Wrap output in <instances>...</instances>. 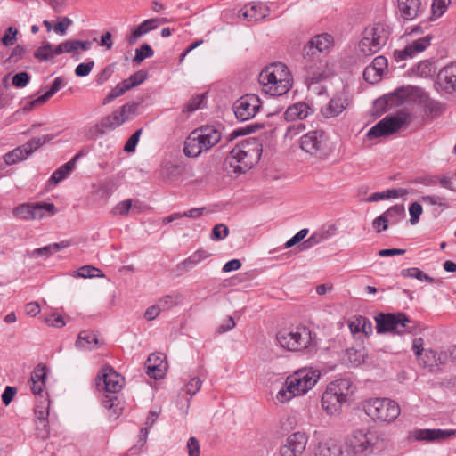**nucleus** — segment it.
<instances>
[{
  "mask_svg": "<svg viewBox=\"0 0 456 456\" xmlns=\"http://www.w3.org/2000/svg\"><path fill=\"white\" fill-rule=\"evenodd\" d=\"M276 340L282 348L291 352H301L314 346L312 331L304 325L281 330Z\"/></svg>",
  "mask_w": 456,
  "mask_h": 456,
  "instance_id": "obj_7",
  "label": "nucleus"
},
{
  "mask_svg": "<svg viewBox=\"0 0 456 456\" xmlns=\"http://www.w3.org/2000/svg\"><path fill=\"white\" fill-rule=\"evenodd\" d=\"M49 401L43 399L38 402L35 407L34 412L37 420H39V424H45V419H48L49 415ZM45 427V425H44Z\"/></svg>",
  "mask_w": 456,
  "mask_h": 456,
  "instance_id": "obj_46",
  "label": "nucleus"
},
{
  "mask_svg": "<svg viewBox=\"0 0 456 456\" xmlns=\"http://www.w3.org/2000/svg\"><path fill=\"white\" fill-rule=\"evenodd\" d=\"M160 413V410H151L146 421L144 423V427L141 428L140 430V440L145 441L148 436V433L150 429L152 428V426L156 423L159 415Z\"/></svg>",
  "mask_w": 456,
  "mask_h": 456,
  "instance_id": "obj_45",
  "label": "nucleus"
},
{
  "mask_svg": "<svg viewBox=\"0 0 456 456\" xmlns=\"http://www.w3.org/2000/svg\"><path fill=\"white\" fill-rule=\"evenodd\" d=\"M308 436L304 432H295L289 435L280 448L281 456H298L305 450Z\"/></svg>",
  "mask_w": 456,
  "mask_h": 456,
  "instance_id": "obj_16",
  "label": "nucleus"
},
{
  "mask_svg": "<svg viewBox=\"0 0 456 456\" xmlns=\"http://www.w3.org/2000/svg\"><path fill=\"white\" fill-rule=\"evenodd\" d=\"M12 215L19 219L33 220V203H22L15 207Z\"/></svg>",
  "mask_w": 456,
  "mask_h": 456,
  "instance_id": "obj_44",
  "label": "nucleus"
},
{
  "mask_svg": "<svg viewBox=\"0 0 456 456\" xmlns=\"http://www.w3.org/2000/svg\"><path fill=\"white\" fill-rule=\"evenodd\" d=\"M419 364L434 372L440 370L449 362V354L447 351L437 352L433 349H426L422 355L418 359Z\"/></svg>",
  "mask_w": 456,
  "mask_h": 456,
  "instance_id": "obj_17",
  "label": "nucleus"
},
{
  "mask_svg": "<svg viewBox=\"0 0 456 456\" xmlns=\"http://www.w3.org/2000/svg\"><path fill=\"white\" fill-rule=\"evenodd\" d=\"M57 213V208L53 203L50 202H34L33 203V220L42 219L46 216H53Z\"/></svg>",
  "mask_w": 456,
  "mask_h": 456,
  "instance_id": "obj_33",
  "label": "nucleus"
},
{
  "mask_svg": "<svg viewBox=\"0 0 456 456\" xmlns=\"http://www.w3.org/2000/svg\"><path fill=\"white\" fill-rule=\"evenodd\" d=\"M354 393L350 379H339L328 384L322 396V407L329 415L338 414L348 397Z\"/></svg>",
  "mask_w": 456,
  "mask_h": 456,
  "instance_id": "obj_3",
  "label": "nucleus"
},
{
  "mask_svg": "<svg viewBox=\"0 0 456 456\" xmlns=\"http://www.w3.org/2000/svg\"><path fill=\"white\" fill-rule=\"evenodd\" d=\"M366 414L375 421L392 422L400 415L397 403L388 398H370L363 403Z\"/></svg>",
  "mask_w": 456,
  "mask_h": 456,
  "instance_id": "obj_8",
  "label": "nucleus"
},
{
  "mask_svg": "<svg viewBox=\"0 0 456 456\" xmlns=\"http://www.w3.org/2000/svg\"><path fill=\"white\" fill-rule=\"evenodd\" d=\"M412 121V114L407 110H400L383 118L372 126L367 136L370 139L392 134Z\"/></svg>",
  "mask_w": 456,
  "mask_h": 456,
  "instance_id": "obj_9",
  "label": "nucleus"
},
{
  "mask_svg": "<svg viewBox=\"0 0 456 456\" xmlns=\"http://www.w3.org/2000/svg\"><path fill=\"white\" fill-rule=\"evenodd\" d=\"M201 387V380L199 378H192L185 385L183 390L190 395H194Z\"/></svg>",
  "mask_w": 456,
  "mask_h": 456,
  "instance_id": "obj_64",
  "label": "nucleus"
},
{
  "mask_svg": "<svg viewBox=\"0 0 456 456\" xmlns=\"http://www.w3.org/2000/svg\"><path fill=\"white\" fill-rule=\"evenodd\" d=\"M125 385V379L111 366H104L98 374L97 386L111 394L118 393Z\"/></svg>",
  "mask_w": 456,
  "mask_h": 456,
  "instance_id": "obj_14",
  "label": "nucleus"
},
{
  "mask_svg": "<svg viewBox=\"0 0 456 456\" xmlns=\"http://www.w3.org/2000/svg\"><path fill=\"white\" fill-rule=\"evenodd\" d=\"M420 200L426 204H429L432 206H439L443 208H449V204L447 203V200L445 197L439 195H426L420 198Z\"/></svg>",
  "mask_w": 456,
  "mask_h": 456,
  "instance_id": "obj_54",
  "label": "nucleus"
},
{
  "mask_svg": "<svg viewBox=\"0 0 456 456\" xmlns=\"http://www.w3.org/2000/svg\"><path fill=\"white\" fill-rule=\"evenodd\" d=\"M313 113L312 108L304 102H297L289 106L284 113L288 121H293L297 118L304 119Z\"/></svg>",
  "mask_w": 456,
  "mask_h": 456,
  "instance_id": "obj_29",
  "label": "nucleus"
},
{
  "mask_svg": "<svg viewBox=\"0 0 456 456\" xmlns=\"http://www.w3.org/2000/svg\"><path fill=\"white\" fill-rule=\"evenodd\" d=\"M76 276L81 278L103 277L102 272L92 265H84L77 271Z\"/></svg>",
  "mask_w": 456,
  "mask_h": 456,
  "instance_id": "obj_52",
  "label": "nucleus"
},
{
  "mask_svg": "<svg viewBox=\"0 0 456 456\" xmlns=\"http://www.w3.org/2000/svg\"><path fill=\"white\" fill-rule=\"evenodd\" d=\"M210 254L204 249H199L192 253L189 257L177 265V270L180 272H187L200 262L207 259Z\"/></svg>",
  "mask_w": 456,
  "mask_h": 456,
  "instance_id": "obj_32",
  "label": "nucleus"
},
{
  "mask_svg": "<svg viewBox=\"0 0 456 456\" xmlns=\"http://www.w3.org/2000/svg\"><path fill=\"white\" fill-rule=\"evenodd\" d=\"M343 448L334 442L319 444L314 456H342Z\"/></svg>",
  "mask_w": 456,
  "mask_h": 456,
  "instance_id": "obj_40",
  "label": "nucleus"
},
{
  "mask_svg": "<svg viewBox=\"0 0 456 456\" xmlns=\"http://www.w3.org/2000/svg\"><path fill=\"white\" fill-rule=\"evenodd\" d=\"M423 109L425 114L432 118L441 116L445 110L443 103L428 97L424 101Z\"/></svg>",
  "mask_w": 456,
  "mask_h": 456,
  "instance_id": "obj_38",
  "label": "nucleus"
},
{
  "mask_svg": "<svg viewBox=\"0 0 456 456\" xmlns=\"http://www.w3.org/2000/svg\"><path fill=\"white\" fill-rule=\"evenodd\" d=\"M205 101V94H198L190 99L184 105L183 111L193 112L200 108Z\"/></svg>",
  "mask_w": 456,
  "mask_h": 456,
  "instance_id": "obj_57",
  "label": "nucleus"
},
{
  "mask_svg": "<svg viewBox=\"0 0 456 456\" xmlns=\"http://www.w3.org/2000/svg\"><path fill=\"white\" fill-rule=\"evenodd\" d=\"M56 51V46L45 43L35 51L34 57L39 61H47L58 55Z\"/></svg>",
  "mask_w": 456,
  "mask_h": 456,
  "instance_id": "obj_41",
  "label": "nucleus"
},
{
  "mask_svg": "<svg viewBox=\"0 0 456 456\" xmlns=\"http://www.w3.org/2000/svg\"><path fill=\"white\" fill-rule=\"evenodd\" d=\"M118 118H118L115 111L103 117L85 132V137L87 140H95L109 132L115 130L122 125V120Z\"/></svg>",
  "mask_w": 456,
  "mask_h": 456,
  "instance_id": "obj_15",
  "label": "nucleus"
},
{
  "mask_svg": "<svg viewBox=\"0 0 456 456\" xmlns=\"http://www.w3.org/2000/svg\"><path fill=\"white\" fill-rule=\"evenodd\" d=\"M306 79L312 84L318 83L328 77L327 62L325 61H311L305 64Z\"/></svg>",
  "mask_w": 456,
  "mask_h": 456,
  "instance_id": "obj_27",
  "label": "nucleus"
},
{
  "mask_svg": "<svg viewBox=\"0 0 456 456\" xmlns=\"http://www.w3.org/2000/svg\"><path fill=\"white\" fill-rule=\"evenodd\" d=\"M321 378V371L313 367L301 368L289 374L283 387L276 394V400L286 403L294 397L302 396L312 390Z\"/></svg>",
  "mask_w": 456,
  "mask_h": 456,
  "instance_id": "obj_1",
  "label": "nucleus"
},
{
  "mask_svg": "<svg viewBox=\"0 0 456 456\" xmlns=\"http://www.w3.org/2000/svg\"><path fill=\"white\" fill-rule=\"evenodd\" d=\"M159 23V19H149L142 21L140 25L135 27L132 30L131 34L127 37L128 44L134 45L142 36L157 28Z\"/></svg>",
  "mask_w": 456,
  "mask_h": 456,
  "instance_id": "obj_30",
  "label": "nucleus"
},
{
  "mask_svg": "<svg viewBox=\"0 0 456 456\" xmlns=\"http://www.w3.org/2000/svg\"><path fill=\"white\" fill-rule=\"evenodd\" d=\"M30 80V76L27 72H20L13 76L12 85L17 88L25 87Z\"/></svg>",
  "mask_w": 456,
  "mask_h": 456,
  "instance_id": "obj_63",
  "label": "nucleus"
},
{
  "mask_svg": "<svg viewBox=\"0 0 456 456\" xmlns=\"http://www.w3.org/2000/svg\"><path fill=\"white\" fill-rule=\"evenodd\" d=\"M79 157L80 154L77 153L69 161H68L67 163L60 167L57 170H55L51 176V181H53L54 183H58L59 182L66 178L68 175L74 169L75 163Z\"/></svg>",
  "mask_w": 456,
  "mask_h": 456,
  "instance_id": "obj_34",
  "label": "nucleus"
},
{
  "mask_svg": "<svg viewBox=\"0 0 456 456\" xmlns=\"http://www.w3.org/2000/svg\"><path fill=\"white\" fill-rule=\"evenodd\" d=\"M147 77V74L143 70L136 71L132 74L128 78L124 79L128 84L129 89L140 86Z\"/></svg>",
  "mask_w": 456,
  "mask_h": 456,
  "instance_id": "obj_56",
  "label": "nucleus"
},
{
  "mask_svg": "<svg viewBox=\"0 0 456 456\" xmlns=\"http://www.w3.org/2000/svg\"><path fill=\"white\" fill-rule=\"evenodd\" d=\"M422 207L418 202H413L409 207L410 222L411 224H415L419 221V216L422 214Z\"/></svg>",
  "mask_w": 456,
  "mask_h": 456,
  "instance_id": "obj_62",
  "label": "nucleus"
},
{
  "mask_svg": "<svg viewBox=\"0 0 456 456\" xmlns=\"http://www.w3.org/2000/svg\"><path fill=\"white\" fill-rule=\"evenodd\" d=\"M416 91L411 86L399 88L390 96V100L396 104L407 102L411 96L416 94Z\"/></svg>",
  "mask_w": 456,
  "mask_h": 456,
  "instance_id": "obj_43",
  "label": "nucleus"
},
{
  "mask_svg": "<svg viewBox=\"0 0 456 456\" xmlns=\"http://www.w3.org/2000/svg\"><path fill=\"white\" fill-rule=\"evenodd\" d=\"M69 242L61 241L59 243H53L43 248H39L34 250V254L37 256H50L55 252L60 251L69 246Z\"/></svg>",
  "mask_w": 456,
  "mask_h": 456,
  "instance_id": "obj_49",
  "label": "nucleus"
},
{
  "mask_svg": "<svg viewBox=\"0 0 456 456\" xmlns=\"http://www.w3.org/2000/svg\"><path fill=\"white\" fill-rule=\"evenodd\" d=\"M383 74L384 73L382 71H379V69L370 64L365 68L363 71V77L367 82L375 84L381 79Z\"/></svg>",
  "mask_w": 456,
  "mask_h": 456,
  "instance_id": "obj_51",
  "label": "nucleus"
},
{
  "mask_svg": "<svg viewBox=\"0 0 456 456\" xmlns=\"http://www.w3.org/2000/svg\"><path fill=\"white\" fill-rule=\"evenodd\" d=\"M18 30L13 27H9L4 37H2V44L5 46H12L17 41Z\"/></svg>",
  "mask_w": 456,
  "mask_h": 456,
  "instance_id": "obj_61",
  "label": "nucleus"
},
{
  "mask_svg": "<svg viewBox=\"0 0 456 456\" xmlns=\"http://www.w3.org/2000/svg\"><path fill=\"white\" fill-rule=\"evenodd\" d=\"M261 108L262 102L254 94L243 95L233 103L234 114L241 121H247L255 118Z\"/></svg>",
  "mask_w": 456,
  "mask_h": 456,
  "instance_id": "obj_13",
  "label": "nucleus"
},
{
  "mask_svg": "<svg viewBox=\"0 0 456 456\" xmlns=\"http://www.w3.org/2000/svg\"><path fill=\"white\" fill-rule=\"evenodd\" d=\"M379 442L375 431L358 429L349 435L344 444L342 456H369Z\"/></svg>",
  "mask_w": 456,
  "mask_h": 456,
  "instance_id": "obj_6",
  "label": "nucleus"
},
{
  "mask_svg": "<svg viewBox=\"0 0 456 456\" xmlns=\"http://www.w3.org/2000/svg\"><path fill=\"white\" fill-rule=\"evenodd\" d=\"M133 208L134 210L136 208V204L134 205L133 208V200H126L119 203H118L111 210L112 215L124 216H126L129 211Z\"/></svg>",
  "mask_w": 456,
  "mask_h": 456,
  "instance_id": "obj_50",
  "label": "nucleus"
},
{
  "mask_svg": "<svg viewBox=\"0 0 456 456\" xmlns=\"http://www.w3.org/2000/svg\"><path fill=\"white\" fill-rule=\"evenodd\" d=\"M397 10L401 18L411 20L422 13L424 7L421 0H397Z\"/></svg>",
  "mask_w": 456,
  "mask_h": 456,
  "instance_id": "obj_22",
  "label": "nucleus"
},
{
  "mask_svg": "<svg viewBox=\"0 0 456 456\" xmlns=\"http://www.w3.org/2000/svg\"><path fill=\"white\" fill-rule=\"evenodd\" d=\"M350 102L348 93L343 90L330 100L327 106L322 109V113L325 118L337 117L347 108Z\"/></svg>",
  "mask_w": 456,
  "mask_h": 456,
  "instance_id": "obj_20",
  "label": "nucleus"
},
{
  "mask_svg": "<svg viewBox=\"0 0 456 456\" xmlns=\"http://www.w3.org/2000/svg\"><path fill=\"white\" fill-rule=\"evenodd\" d=\"M66 85L65 79L61 77H56L50 88L41 96L37 97L31 103L33 105L43 104L46 101H48L53 94H55L61 88H62Z\"/></svg>",
  "mask_w": 456,
  "mask_h": 456,
  "instance_id": "obj_35",
  "label": "nucleus"
},
{
  "mask_svg": "<svg viewBox=\"0 0 456 456\" xmlns=\"http://www.w3.org/2000/svg\"><path fill=\"white\" fill-rule=\"evenodd\" d=\"M229 234L228 227L224 224H216L211 232V240H220Z\"/></svg>",
  "mask_w": 456,
  "mask_h": 456,
  "instance_id": "obj_58",
  "label": "nucleus"
},
{
  "mask_svg": "<svg viewBox=\"0 0 456 456\" xmlns=\"http://www.w3.org/2000/svg\"><path fill=\"white\" fill-rule=\"evenodd\" d=\"M334 44L333 37L328 33H322L311 38L308 45L305 47L306 55H314L315 52H327Z\"/></svg>",
  "mask_w": 456,
  "mask_h": 456,
  "instance_id": "obj_24",
  "label": "nucleus"
},
{
  "mask_svg": "<svg viewBox=\"0 0 456 456\" xmlns=\"http://www.w3.org/2000/svg\"><path fill=\"white\" fill-rule=\"evenodd\" d=\"M142 129H137L126 141L124 151L126 152H134L135 151L136 145L139 142L140 136L142 134Z\"/></svg>",
  "mask_w": 456,
  "mask_h": 456,
  "instance_id": "obj_60",
  "label": "nucleus"
},
{
  "mask_svg": "<svg viewBox=\"0 0 456 456\" xmlns=\"http://www.w3.org/2000/svg\"><path fill=\"white\" fill-rule=\"evenodd\" d=\"M352 333L368 334L371 331V322L364 316H356L348 323Z\"/></svg>",
  "mask_w": 456,
  "mask_h": 456,
  "instance_id": "obj_37",
  "label": "nucleus"
},
{
  "mask_svg": "<svg viewBox=\"0 0 456 456\" xmlns=\"http://www.w3.org/2000/svg\"><path fill=\"white\" fill-rule=\"evenodd\" d=\"M139 104L137 102H127L120 107V109L114 110L118 119L122 120V124H124L126 121L133 118L138 110Z\"/></svg>",
  "mask_w": 456,
  "mask_h": 456,
  "instance_id": "obj_42",
  "label": "nucleus"
},
{
  "mask_svg": "<svg viewBox=\"0 0 456 456\" xmlns=\"http://www.w3.org/2000/svg\"><path fill=\"white\" fill-rule=\"evenodd\" d=\"M261 145L255 139H247L236 145L226 158V162L235 173H245L258 162L261 156Z\"/></svg>",
  "mask_w": 456,
  "mask_h": 456,
  "instance_id": "obj_4",
  "label": "nucleus"
},
{
  "mask_svg": "<svg viewBox=\"0 0 456 456\" xmlns=\"http://www.w3.org/2000/svg\"><path fill=\"white\" fill-rule=\"evenodd\" d=\"M367 35L373 37L376 44L383 47L390 36V28L388 25L384 22H377L367 28Z\"/></svg>",
  "mask_w": 456,
  "mask_h": 456,
  "instance_id": "obj_28",
  "label": "nucleus"
},
{
  "mask_svg": "<svg viewBox=\"0 0 456 456\" xmlns=\"http://www.w3.org/2000/svg\"><path fill=\"white\" fill-rule=\"evenodd\" d=\"M431 39L432 37L430 35H425L421 37L411 39L404 49L395 52L394 56L395 61H401L422 53L430 45Z\"/></svg>",
  "mask_w": 456,
  "mask_h": 456,
  "instance_id": "obj_18",
  "label": "nucleus"
},
{
  "mask_svg": "<svg viewBox=\"0 0 456 456\" xmlns=\"http://www.w3.org/2000/svg\"><path fill=\"white\" fill-rule=\"evenodd\" d=\"M401 275L403 277L415 278V279H418L419 281H427L428 283H433L435 281L434 278H432L429 275L426 274L425 273H423L420 269H419L417 267L403 269L401 271Z\"/></svg>",
  "mask_w": 456,
  "mask_h": 456,
  "instance_id": "obj_47",
  "label": "nucleus"
},
{
  "mask_svg": "<svg viewBox=\"0 0 456 456\" xmlns=\"http://www.w3.org/2000/svg\"><path fill=\"white\" fill-rule=\"evenodd\" d=\"M47 370L45 365H37L31 373V383L45 382Z\"/></svg>",
  "mask_w": 456,
  "mask_h": 456,
  "instance_id": "obj_59",
  "label": "nucleus"
},
{
  "mask_svg": "<svg viewBox=\"0 0 456 456\" xmlns=\"http://www.w3.org/2000/svg\"><path fill=\"white\" fill-rule=\"evenodd\" d=\"M455 434L452 429L444 430L440 428L434 429H418L413 432V436L418 441L441 442L444 441Z\"/></svg>",
  "mask_w": 456,
  "mask_h": 456,
  "instance_id": "obj_23",
  "label": "nucleus"
},
{
  "mask_svg": "<svg viewBox=\"0 0 456 456\" xmlns=\"http://www.w3.org/2000/svg\"><path fill=\"white\" fill-rule=\"evenodd\" d=\"M379 333L393 332L396 334L411 333L415 323L403 313L379 314L375 318Z\"/></svg>",
  "mask_w": 456,
  "mask_h": 456,
  "instance_id": "obj_10",
  "label": "nucleus"
},
{
  "mask_svg": "<svg viewBox=\"0 0 456 456\" xmlns=\"http://www.w3.org/2000/svg\"><path fill=\"white\" fill-rule=\"evenodd\" d=\"M53 138L54 136L53 134H45L42 137L33 138L23 145L7 152L4 156V161L6 165L11 166L16 164L19 161L24 160L36 150L50 142Z\"/></svg>",
  "mask_w": 456,
  "mask_h": 456,
  "instance_id": "obj_12",
  "label": "nucleus"
},
{
  "mask_svg": "<svg viewBox=\"0 0 456 456\" xmlns=\"http://www.w3.org/2000/svg\"><path fill=\"white\" fill-rule=\"evenodd\" d=\"M128 90H130L128 84L126 83L124 80L121 81L114 88L111 89V91L108 94V95L103 100L102 103L104 105H106V104L111 102L116 98L123 95Z\"/></svg>",
  "mask_w": 456,
  "mask_h": 456,
  "instance_id": "obj_48",
  "label": "nucleus"
},
{
  "mask_svg": "<svg viewBox=\"0 0 456 456\" xmlns=\"http://www.w3.org/2000/svg\"><path fill=\"white\" fill-rule=\"evenodd\" d=\"M221 140V132L214 126H202L194 129L184 142L183 152L196 158L214 147Z\"/></svg>",
  "mask_w": 456,
  "mask_h": 456,
  "instance_id": "obj_5",
  "label": "nucleus"
},
{
  "mask_svg": "<svg viewBox=\"0 0 456 456\" xmlns=\"http://www.w3.org/2000/svg\"><path fill=\"white\" fill-rule=\"evenodd\" d=\"M99 339L97 335L91 330H83L78 334L76 346L84 350H93L98 347Z\"/></svg>",
  "mask_w": 456,
  "mask_h": 456,
  "instance_id": "obj_31",
  "label": "nucleus"
},
{
  "mask_svg": "<svg viewBox=\"0 0 456 456\" xmlns=\"http://www.w3.org/2000/svg\"><path fill=\"white\" fill-rule=\"evenodd\" d=\"M270 9L263 3H249L239 12V17L248 22H256L268 16Z\"/></svg>",
  "mask_w": 456,
  "mask_h": 456,
  "instance_id": "obj_21",
  "label": "nucleus"
},
{
  "mask_svg": "<svg viewBox=\"0 0 456 456\" xmlns=\"http://www.w3.org/2000/svg\"><path fill=\"white\" fill-rule=\"evenodd\" d=\"M404 211L403 204H396L389 208L385 213L374 219L373 227H377L379 225V223H382L383 230H387L388 224H396L403 217Z\"/></svg>",
  "mask_w": 456,
  "mask_h": 456,
  "instance_id": "obj_25",
  "label": "nucleus"
},
{
  "mask_svg": "<svg viewBox=\"0 0 456 456\" xmlns=\"http://www.w3.org/2000/svg\"><path fill=\"white\" fill-rule=\"evenodd\" d=\"M147 374L155 379H161L165 376L167 362L164 361L163 354H151L146 361Z\"/></svg>",
  "mask_w": 456,
  "mask_h": 456,
  "instance_id": "obj_26",
  "label": "nucleus"
},
{
  "mask_svg": "<svg viewBox=\"0 0 456 456\" xmlns=\"http://www.w3.org/2000/svg\"><path fill=\"white\" fill-rule=\"evenodd\" d=\"M154 51L148 44H142L140 48L135 50V56L133 61L136 63L142 62L144 59L153 56Z\"/></svg>",
  "mask_w": 456,
  "mask_h": 456,
  "instance_id": "obj_53",
  "label": "nucleus"
},
{
  "mask_svg": "<svg viewBox=\"0 0 456 456\" xmlns=\"http://www.w3.org/2000/svg\"><path fill=\"white\" fill-rule=\"evenodd\" d=\"M299 146L304 152L317 160L326 159L330 152L325 133L321 130L310 131L302 135Z\"/></svg>",
  "mask_w": 456,
  "mask_h": 456,
  "instance_id": "obj_11",
  "label": "nucleus"
},
{
  "mask_svg": "<svg viewBox=\"0 0 456 456\" xmlns=\"http://www.w3.org/2000/svg\"><path fill=\"white\" fill-rule=\"evenodd\" d=\"M451 0H434L432 4V16L441 17L446 11Z\"/></svg>",
  "mask_w": 456,
  "mask_h": 456,
  "instance_id": "obj_55",
  "label": "nucleus"
},
{
  "mask_svg": "<svg viewBox=\"0 0 456 456\" xmlns=\"http://www.w3.org/2000/svg\"><path fill=\"white\" fill-rule=\"evenodd\" d=\"M292 77L287 66L281 62L265 67L259 74V83L264 91L272 96H281L292 87Z\"/></svg>",
  "mask_w": 456,
  "mask_h": 456,
  "instance_id": "obj_2",
  "label": "nucleus"
},
{
  "mask_svg": "<svg viewBox=\"0 0 456 456\" xmlns=\"http://www.w3.org/2000/svg\"><path fill=\"white\" fill-rule=\"evenodd\" d=\"M436 87L446 94L456 93V64L447 65L438 72Z\"/></svg>",
  "mask_w": 456,
  "mask_h": 456,
  "instance_id": "obj_19",
  "label": "nucleus"
},
{
  "mask_svg": "<svg viewBox=\"0 0 456 456\" xmlns=\"http://www.w3.org/2000/svg\"><path fill=\"white\" fill-rule=\"evenodd\" d=\"M382 47L376 44L373 37L367 35V28L363 32L362 38L359 43V49L364 55H371L378 53Z\"/></svg>",
  "mask_w": 456,
  "mask_h": 456,
  "instance_id": "obj_36",
  "label": "nucleus"
},
{
  "mask_svg": "<svg viewBox=\"0 0 456 456\" xmlns=\"http://www.w3.org/2000/svg\"><path fill=\"white\" fill-rule=\"evenodd\" d=\"M409 193L405 188L389 189L382 192H375L369 198V201H379L390 198H401L404 197Z\"/></svg>",
  "mask_w": 456,
  "mask_h": 456,
  "instance_id": "obj_39",
  "label": "nucleus"
}]
</instances>
